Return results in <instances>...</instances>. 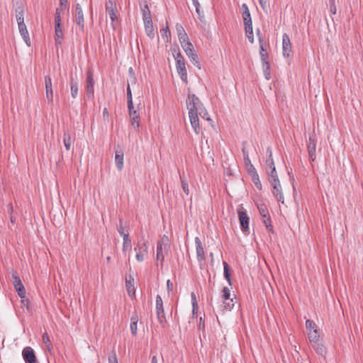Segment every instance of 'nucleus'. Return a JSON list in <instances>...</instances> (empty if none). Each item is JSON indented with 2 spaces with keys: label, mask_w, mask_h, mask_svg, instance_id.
<instances>
[{
  "label": "nucleus",
  "mask_w": 363,
  "mask_h": 363,
  "mask_svg": "<svg viewBox=\"0 0 363 363\" xmlns=\"http://www.w3.org/2000/svg\"><path fill=\"white\" fill-rule=\"evenodd\" d=\"M148 247V242L145 239L143 238L138 242L134 248V250L136 252L135 259L138 262H142L147 257Z\"/></svg>",
  "instance_id": "f257e3e1"
},
{
  "label": "nucleus",
  "mask_w": 363,
  "mask_h": 363,
  "mask_svg": "<svg viewBox=\"0 0 363 363\" xmlns=\"http://www.w3.org/2000/svg\"><path fill=\"white\" fill-rule=\"evenodd\" d=\"M186 107L189 111H194L197 113L203 109V104L195 94H189L186 99Z\"/></svg>",
  "instance_id": "f03ea898"
},
{
  "label": "nucleus",
  "mask_w": 363,
  "mask_h": 363,
  "mask_svg": "<svg viewBox=\"0 0 363 363\" xmlns=\"http://www.w3.org/2000/svg\"><path fill=\"white\" fill-rule=\"evenodd\" d=\"M156 313L159 323L164 327L166 323V316L162 297L160 295L156 296L155 300Z\"/></svg>",
  "instance_id": "7ed1b4c3"
},
{
  "label": "nucleus",
  "mask_w": 363,
  "mask_h": 363,
  "mask_svg": "<svg viewBox=\"0 0 363 363\" xmlns=\"http://www.w3.org/2000/svg\"><path fill=\"white\" fill-rule=\"evenodd\" d=\"M169 238L164 235L161 240L157 243V259L163 262L164 256L163 254V249L167 250L169 248Z\"/></svg>",
  "instance_id": "20e7f679"
},
{
  "label": "nucleus",
  "mask_w": 363,
  "mask_h": 363,
  "mask_svg": "<svg viewBox=\"0 0 363 363\" xmlns=\"http://www.w3.org/2000/svg\"><path fill=\"white\" fill-rule=\"evenodd\" d=\"M238 214L242 231L243 233L248 232L250 218L246 211L244 209L243 207L240 206L238 209Z\"/></svg>",
  "instance_id": "39448f33"
},
{
  "label": "nucleus",
  "mask_w": 363,
  "mask_h": 363,
  "mask_svg": "<svg viewBox=\"0 0 363 363\" xmlns=\"http://www.w3.org/2000/svg\"><path fill=\"white\" fill-rule=\"evenodd\" d=\"M306 328L309 340H317L320 337L318 331L317 325L314 321L308 319L306 321Z\"/></svg>",
  "instance_id": "423d86ee"
},
{
  "label": "nucleus",
  "mask_w": 363,
  "mask_h": 363,
  "mask_svg": "<svg viewBox=\"0 0 363 363\" xmlns=\"http://www.w3.org/2000/svg\"><path fill=\"white\" fill-rule=\"evenodd\" d=\"M12 283L20 298H24L26 294V289L20 277L16 274V272L12 273Z\"/></svg>",
  "instance_id": "0eeeda50"
},
{
  "label": "nucleus",
  "mask_w": 363,
  "mask_h": 363,
  "mask_svg": "<svg viewBox=\"0 0 363 363\" xmlns=\"http://www.w3.org/2000/svg\"><path fill=\"white\" fill-rule=\"evenodd\" d=\"M74 22L79 27V30L83 32L84 30V17L82 9L79 4H76L75 5Z\"/></svg>",
  "instance_id": "6e6552de"
},
{
  "label": "nucleus",
  "mask_w": 363,
  "mask_h": 363,
  "mask_svg": "<svg viewBox=\"0 0 363 363\" xmlns=\"http://www.w3.org/2000/svg\"><path fill=\"white\" fill-rule=\"evenodd\" d=\"M22 357L26 363H38L34 350L31 347H26L23 349Z\"/></svg>",
  "instance_id": "1a4fd4ad"
},
{
  "label": "nucleus",
  "mask_w": 363,
  "mask_h": 363,
  "mask_svg": "<svg viewBox=\"0 0 363 363\" xmlns=\"http://www.w3.org/2000/svg\"><path fill=\"white\" fill-rule=\"evenodd\" d=\"M106 11L108 13L113 27V23L118 20L116 15V5L113 0H107L106 3Z\"/></svg>",
  "instance_id": "9d476101"
},
{
  "label": "nucleus",
  "mask_w": 363,
  "mask_h": 363,
  "mask_svg": "<svg viewBox=\"0 0 363 363\" xmlns=\"http://www.w3.org/2000/svg\"><path fill=\"white\" fill-rule=\"evenodd\" d=\"M282 51L285 57H290L292 52V46L289 35L284 33L282 35Z\"/></svg>",
  "instance_id": "9b49d317"
},
{
  "label": "nucleus",
  "mask_w": 363,
  "mask_h": 363,
  "mask_svg": "<svg viewBox=\"0 0 363 363\" xmlns=\"http://www.w3.org/2000/svg\"><path fill=\"white\" fill-rule=\"evenodd\" d=\"M189 117L192 128L196 134H199L201 130L199 120V113L194 111H189Z\"/></svg>",
  "instance_id": "f8f14e48"
},
{
  "label": "nucleus",
  "mask_w": 363,
  "mask_h": 363,
  "mask_svg": "<svg viewBox=\"0 0 363 363\" xmlns=\"http://www.w3.org/2000/svg\"><path fill=\"white\" fill-rule=\"evenodd\" d=\"M313 348L315 350V352L320 355L324 356L326 354L325 347L323 344V340L320 337L317 340H310Z\"/></svg>",
  "instance_id": "ddd939ff"
},
{
  "label": "nucleus",
  "mask_w": 363,
  "mask_h": 363,
  "mask_svg": "<svg viewBox=\"0 0 363 363\" xmlns=\"http://www.w3.org/2000/svg\"><path fill=\"white\" fill-rule=\"evenodd\" d=\"M316 143L317 140L313 137H309L308 143L307 145V150L309 158L311 162H314L316 158L315 151H316Z\"/></svg>",
  "instance_id": "4468645a"
},
{
  "label": "nucleus",
  "mask_w": 363,
  "mask_h": 363,
  "mask_svg": "<svg viewBox=\"0 0 363 363\" xmlns=\"http://www.w3.org/2000/svg\"><path fill=\"white\" fill-rule=\"evenodd\" d=\"M242 17L243 19L244 26H249L252 25V18L249 8L246 4H242Z\"/></svg>",
  "instance_id": "2eb2a0df"
},
{
  "label": "nucleus",
  "mask_w": 363,
  "mask_h": 363,
  "mask_svg": "<svg viewBox=\"0 0 363 363\" xmlns=\"http://www.w3.org/2000/svg\"><path fill=\"white\" fill-rule=\"evenodd\" d=\"M273 188V195L276 197L278 201L281 203H284V197L282 193L281 186L280 184V182L277 183L271 184Z\"/></svg>",
  "instance_id": "dca6fc26"
},
{
  "label": "nucleus",
  "mask_w": 363,
  "mask_h": 363,
  "mask_svg": "<svg viewBox=\"0 0 363 363\" xmlns=\"http://www.w3.org/2000/svg\"><path fill=\"white\" fill-rule=\"evenodd\" d=\"M195 244H196L197 259L199 262H203L206 259L205 252H204L203 247L202 246V242L198 237H196L195 238Z\"/></svg>",
  "instance_id": "f3484780"
},
{
  "label": "nucleus",
  "mask_w": 363,
  "mask_h": 363,
  "mask_svg": "<svg viewBox=\"0 0 363 363\" xmlns=\"http://www.w3.org/2000/svg\"><path fill=\"white\" fill-rule=\"evenodd\" d=\"M125 286L129 296L133 299L135 296V289L134 286V279L131 275L126 277Z\"/></svg>",
  "instance_id": "a211bd4d"
},
{
  "label": "nucleus",
  "mask_w": 363,
  "mask_h": 363,
  "mask_svg": "<svg viewBox=\"0 0 363 363\" xmlns=\"http://www.w3.org/2000/svg\"><path fill=\"white\" fill-rule=\"evenodd\" d=\"M127 99H128V108L129 111V114L130 118H140L139 114L138 112L134 110L132 92H127Z\"/></svg>",
  "instance_id": "6ab92c4d"
},
{
  "label": "nucleus",
  "mask_w": 363,
  "mask_h": 363,
  "mask_svg": "<svg viewBox=\"0 0 363 363\" xmlns=\"http://www.w3.org/2000/svg\"><path fill=\"white\" fill-rule=\"evenodd\" d=\"M18 27L19 33L25 43L30 47L31 45V43L26 25L23 23L21 25H18Z\"/></svg>",
  "instance_id": "aec40b11"
},
{
  "label": "nucleus",
  "mask_w": 363,
  "mask_h": 363,
  "mask_svg": "<svg viewBox=\"0 0 363 363\" xmlns=\"http://www.w3.org/2000/svg\"><path fill=\"white\" fill-rule=\"evenodd\" d=\"M177 71L182 80L187 77V72L184 60L176 62Z\"/></svg>",
  "instance_id": "412c9836"
},
{
  "label": "nucleus",
  "mask_w": 363,
  "mask_h": 363,
  "mask_svg": "<svg viewBox=\"0 0 363 363\" xmlns=\"http://www.w3.org/2000/svg\"><path fill=\"white\" fill-rule=\"evenodd\" d=\"M144 26L147 35L150 39H153L155 36L153 22L147 21V22L144 23Z\"/></svg>",
  "instance_id": "4be33fe9"
},
{
  "label": "nucleus",
  "mask_w": 363,
  "mask_h": 363,
  "mask_svg": "<svg viewBox=\"0 0 363 363\" xmlns=\"http://www.w3.org/2000/svg\"><path fill=\"white\" fill-rule=\"evenodd\" d=\"M63 38V32L61 25H55V44L60 45L62 44V39Z\"/></svg>",
  "instance_id": "5701e85b"
},
{
  "label": "nucleus",
  "mask_w": 363,
  "mask_h": 363,
  "mask_svg": "<svg viewBox=\"0 0 363 363\" xmlns=\"http://www.w3.org/2000/svg\"><path fill=\"white\" fill-rule=\"evenodd\" d=\"M132 250V242L130 239L129 238V235H124V238H123V247L122 251L124 254L127 252H130Z\"/></svg>",
  "instance_id": "b1692460"
},
{
  "label": "nucleus",
  "mask_w": 363,
  "mask_h": 363,
  "mask_svg": "<svg viewBox=\"0 0 363 363\" xmlns=\"http://www.w3.org/2000/svg\"><path fill=\"white\" fill-rule=\"evenodd\" d=\"M267 153L268 154V157L266 160V164H267L266 172L267 173L268 170L272 171L273 167H275V165H274V160L272 158V151L269 147L267 148Z\"/></svg>",
  "instance_id": "393cba45"
},
{
  "label": "nucleus",
  "mask_w": 363,
  "mask_h": 363,
  "mask_svg": "<svg viewBox=\"0 0 363 363\" xmlns=\"http://www.w3.org/2000/svg\"><path fill=\"white\" fill-rule=\"evenodd\" d=\"M115 162L118 170H121L123 167V152L122 150L116 151L115 156Z\"/></svg>",
  "instance_id": "a878e982"
},
{
  "label": "nucleus",
  "mask_w": 363,
  "mask_h": 363,
  "mask_svg": "<svg viewBox=\"0 0 363 363\" xmlns=\"http://www.w3.org/2000/svg\"><path fill=\"white\" fill-rule=\"evenodd\" d=\"M138 317L137 315H134L130 318V331L133 336H136L138 333Z\"/></svg>",
  "instance_id": "bb28decb"
},
{
  "label": "nucleus",
  "mask_w": 363,
  "mask_h": 363,
  "mask_svg": "<svg viewBox=\"0 0 363 363\" xmlns=\"http://www.w3.org/2000/svg\"><path fill=\"white\" fill-rule=\"evenodd\" d=\"M94 75L93 72L89 69L86 72V88L87 91H93L94 89Z\"/></svg>",
  "instance_id": "cd10ccee"
},
{
  "label": "nucleus",
  "mask_w": 363,
  "mask_h": 363,
  "mask_svg": "<svg viewBox=\"0 0 363 363\" xmlns=\"http://www.w3.org/2000/svg\"><path fill=\"white\" fill-rule=\"evenodd\" d=\"M73 140L71 135L68 132H65L63 135V143L67 151L71 149Z\"/></svg>",
  "instance_id": "c85d7f7f"
},
{
  "label": "nucleus",
  "mask_w": 363,
  "mask_h": 363,
  "mask_svg": "<svg viewBox=\"0 0 363 363\" xmlns=\"http://www.w3.org/2000/svg\"><path fill=\"white\" fill-rule=\"evenodd\" d=\"M16 18L18 25H21L24 23V11L22 7H18L16 10Z\"/></svg>",
  "instance_id": "c756f323"
},
{
  "label": "nucleus",
  "mask_w": 363,
  "mask_h": 363,
  "mask_svg": "<svg viewBox=\"0 0 363 363\" xmlns=\"http://www.w3.org/2000/svg\"><path fill=\"white\" fill-rule=\"evenodd\" d=\"M267 174L269 176V181L270 184L279 182V177L275 167H273L272 171L268 170Z\"/></svg>",
  "instance_id": "7c9ffc66"
},
{
  "label": "nucleus",
  "mask_w": 363,
  "mask_h": 363,
  "mask_svg": "<svg viewBox=\"0 0 363 363\" xmlns=\"http://www.w3.org/2000/svg\"><path fill=\"white\" fill-rule=\"evenodd\" d=\"M259 55L260 58L262 61H264L265 60H267L269 57L268 53L266 51V50L264 48L263 45V39L259 37Z\"/></svg>",
  "instance_id": "2f4dec72"
},
{
  "label": "nucleus",
  "mask_w": 363,
  "mask_h": 363,
  "mask_svg": "<svg viewBox=\"0 0 363 363\" xmlns=\"http://www.w3.org/2000/svg\"><path fill=\"white\" fill-rule=\"evenodd\" d=\"M188 57H189V60L191 61V62L195 67H196L199 69H201V65L200 61L199 60L197 54L195 52L191 53L189 55H188Z\"/></svg>",
  "instance_id": "473e14b6"
},
{
  "label": "nucleus",
  "mask_w": 363,
  "mask_h": 363,
  "mask_svg": "<svg viewBox=\"0 0 363 363\" xmlns=\"http://www.w3.org/2000/svg\"><path fill=\"white\" fill-rule=\"evenodd\" d=\"M142 12H143V20L144 23L147 22V21H152L150 11L147 5H145L142 9Z\"/></svg>",
  "instance_id": "72a5a7b5"
},
{
  "label": "nucleus",
  "mask_w": 363,
  "mask_h": 363,
  "mask_svg": "<svg viewBox=\"0 0 363 363\" xmlns=\"http://www.w3.org/2000/svg\"><path fill=\"white\" fill-rule=\"evenodd\" d=\"M161 37L164 39L167 42H169L171 39V33L168 26L165 28L160 29V30Z\"/></svg>",
  "instance_id": "f704fd0d"
},
{
  "label": "nucleus",
  "mask_w": 363,
  "mask_h": 363,
  "mask_svg": "<svg viewBox=\"0 0 363 363\" xmlns=\"http://www.w3.org/2000/svg\"><path fill=\"white\" fill-rule=\"evenodd\" d=\"M245 30L246 33V36L248 39V40L251 43H254V36H253V29H252V25L249 26L245 27Z\"/></svg>",
  "instance_id": "c9c22d12"
},
{
  "label": "nucleus",
  "mask_w": 363,
  "mask_h": 363,
  "mask_svg": "<svg viewBox=\"0 0 363 363\" xmlns=\"http://www.w3.org/2000/svg\"><path fill=\"white\" fill-rule=\"evenodd\" d=\"M223 274L225 279L228 282V284L230 286L232 284L231 279H230V274L229 272V266L226 262H223Z\"/></svg>",
  "instance_id": "e433bc0d"
},
{
  "label": "nucleus",
  "mask_w": 363,
  "mask_h": 363,
  "mask_svg": "<svg viewBox=\"0 0 363 363\" xmlns=\"http://www.w3.org/2000/svg\"><path fill=\"white\" fill-rule=\"evenodd\" d=\"M182 48L187 56L189 55L191 53L195 52L194 46L191 42L183 45Z\"/></svg>",
  "instance_id": "4c0bfd02"
},
{
  "label": "nucleus",
  "mask_w": 363,
  "mask_h": 363,
  "mask_svg": "<svg viewBox=\"0 0 363 363\" xmlns=\"http://www.w3.org/2000/svg\"><path fill=\"white\" fill-rule=\"evenodd\" d=\"M42 339L43 343L46 345L47 348L50 351L52 349V345L48 334L47 333H43Z\"/></svg>",
  "instance_id": "58836bf2"
},
{
  "label": "nucleus",
  "mask_w": 363,
  "mask_h": 363,
  "mask_svg": "<svg viewBox=\"0 0 363 363\" xmlns=\"http://www.w3.org/2000/svg\"><path fill=\"white\" fill-rule=\"evenodd\" d=\"M181 186L183 191L188 195L189 194V184L188 182L180 175Z\"/></svg>",
  "instance_id": "ea45409f"
},
{
  "label": "nucleus",
  "mask_w": 363,
  "mask_h": 363,
  "mask_svg": "<svg viewBox=\"0 0 363 363\" xmlns=\"http://www.w3.org/2000/svg\"><path fill=\"white\" fill-rule=\"evenodd\" d=\"M262 62V68L264 72L265 77L267 79H269L268 75H269V69H270V64L267 60H265Z\"/></svg>",
  "instance_id": "a19ab883"
},
{
  "label": "nucleus",
  "mask_w": 363,
  "mask_h": 363,
  "mask_svg": "<svg viewBox=\"0 0 363 363\" xmlns=\"http://www.w3.org/2000/svg\"><path fill=\"white\" fill-rule=\"evenodd\" d=\"M263 220H262V223H264V225H265V227L267 228V229L273 233V227L271 224V219H270V217L269 216H267V218H263Z\"/></svg>",
  "instance_id": "79ce46f5"
},
{
  "label": "nucleus",
  "mask_w": 363,
  "mask_h": 363,
  "mask_svg": "<svg viewBox=\"0 0 363 363\" xmlns=\"http://www.w3.org/2000/svg\"><path fill=\"white\" fill-rule=\"evenodd\" d=\"M224 309L226 311H230L234 306L233 299L230 298L228 301L223 300Z\"/></svg>",
  "instance_id": "37998d69"
},
{
  "label": "nucleus",
  "mask_w": 363,
  "mask_h": 363,
  "mask_svg": "<svg viewBox=\"0 0 363 363\" xmlns=\"http://www.w3.org/2000/svg\"><path fill=\"white\" fill-rule=\"evenodd\" d=\"M61 11L62 9L57 8L55 14V24L61 25Z\"/></svg>",
  "instance_id": "c03bdc74"
},
{
  "label": "nucleus",
  "mask_w": 363,
  "mask_h": 363,
  "mask_svg": "<svg viewBox=\"0 0 363 363\" xmlns=\"http://www.w3.org/2000/svg\"><path fill=\"white\" fill-rule=\"evenodd\" d=\"M259 5L262 10L267 13L269 9V0H259Z\"/></svg>",
  "instance_id": "a18cd8bd"
},
{
  "label": "nucleus",
  "mask_w": 363,
  "mask_h": 363,
  "mask_svg": "<svg viewBox=\"0 0 363 363\" xmlns=\"http://www.w3.org/2000/svg\"><path fill=\"white\" fill-rule=\"evenodd\" d=\"M194 6L196 9V12L199 16V17L203 16V11H201V8L200 6V4L199 2V0H191Z\"/></svg>",
  "instance_id": "49530a36"
},
{
  "label": "nucleus",
  "mask_w": 363,
  "mask_h": 363,
  "mask_svg": "<svg viewBox=\"0 0 363 363\" xmlns=\"http://www.w3.org/2000/svg\"><path fill=\"white\" fill-rule=\"evenodd\" d=\"M117 230L118 233L124 238V235H129L128 233L125 232V227L123 225V222L121 220H119V225L117 227Z\"/></svg>",
  "instance_id": "de8ad7c7"
},
{
  "label": "nucleus",
  "mask_w": 363,
  "mask_h": 363,
  "mask_svg": "<svg viewBox=\"0 0 363 363\" xmlns=\"http://www.w3.org/2000/svg\"><path fill=\"white\" fill-rule=\"evenodd\" d=\"M258 209L260 215L263 218H267V216H269L268 210L264 205H261L260 206L258 207Z\"/></svg>",
  "instance_id": "09e8293b"
},
{
  "label": "nucleus",
  "mask_w": 363,
  "mask_h": 363,
  "mask_svg": "<svg viewBox=\"0 0 363 363\" xmlns=\"http://www.w3.org/2000/svg\"><path fill=\"white\" fill-rule=\"evenodd\" d=\"M179 38V41L181 44V46H182L183 45L186 44V43H190L189 40V37L186 33L183 34V35H181L178 37Z\"/></svg>",
  "instance_id": "8fccbe9b"
},
{
  "label": "nucleus",
  "mask_w": 363,
  "mask_h": 363,
  "mask_svg": "<svg viewBox=\"0 0 363 363\" xmlns=\"http://www.w3.org/2000/svg\"><path fill=\"white\" fill-rule=\"evenodd\" d=\"M252 182H254L255 186L259 189V190H261L262 189V184H261V182L259 180V175H255V176H253V177H252Z\"/></svg>",
  "instance_id": "3c124183"
},
{
  "label": "nucleus",
  "mask_w": 363,
  "mask_h": 363,
  "mask_svg": "<svg viewBox=\"0 0 363 363\" xmlns=\"http://www.w3.org/2000/svg\"><path fill=\"white\" fill-rule=\"evenodd\" d=\"M108 363H118L115 350H113L108 357Z\"/></svg>",
  "instance_id": "603ef678"
},
{
  "label": "nucleus",
  "mask_w": 363,
  "mask_h": 363,
  "mask_svg": "<svg viewBox=\"0 0 363 363\" xmlns=\"http://www.w3.org/2000/svg\"><path fill=\"white\" fill-rule=\"evenodd\" d=\"M330 4V12L331 14H336L337 9L335 6V0H329Z\"/></svg>",
  "instance_id": "864d4df0"
},
{
  "label": "nucleus",
  "mask_w": 363,
  "mask_h": 363,
  "mask_svg": "<svg viewBox=\"0 0 363 363\" xmlns=\"http://www.w3.org/2000/svg\"><path fill=\"white\" fill-rule=\"evenodd\" d=\"M230 291L228 287H224L223 289V300L228 301L230 299Z\"/></svg>",
  "instance_id": "5fc2aeb1"
},
{
  "label": "nucleus",
  "mask_w": 363,
  "mask_h": 363,
  "mask_svg": "<svg viewBox=\"0 0 363 363\" xmlns=\"http://www.w3.org/2000/svg\"><path fill=\"white\" fill-rule=\"evenodd\" d=\"M242 153H243V157H244V161H245V163L247 166H248V164H250L251 163V161L249 158V155H248V152L246 151L245 148L243 147L242 149Z\"/></svg>",
  "instance_id": "6e6d98bb"
},
{
  "label": "nucleus",
  "mask_w": 363,
  "mask_h": 363,
  "mask_svg": "<svg viewBox=\"0 0 363 363\" xmlns=\"http://www.w3.org/2000/svg\"><path fill=\"white\" fill-rule=\"evenodd\" d=\"M173 56L174 57V60H175L176 62L184 60L182 55L181 54V52L179 51L174 50V52L173 53Z\"/></svg>",
  "instance_id": "4d7b16f0"
},
{
  "label": "nucleus",
  "mask_w": 363,
  "mask_h": 363,
  "mask_svg": "<svg viewBox=\"0 0 363 363\" xmlns=\"http://www.w3.org/2000/svg\"><path fill=\"white\" fill-rule=\"evenodd\" d=\"M176 30H177L178 37L181 35L186 33V31H185L184 27L179 23H177L176 25Z\"/></svg>",
  "instance_id": "13d9d810"
},
{
  "label": "nucleus",
  "mask_w": 363,
  "mask_h": 363,
  "mask_svg": "<svg viewBox=\"0 0 363 363\" xmlns=\"http://www.w3.org/2000/svg\"><path fill=\"white\" fill-rule=\"evenodd\" d=\"M249 168H248V172L251 175V177H253V176L258 175L256 169L255 167L252 164V163L248 164Z\"/></svg>",
  "instance_id": "bf43d9fd"
},
{
  "label": "nucleus",
  "mask_w": 363,
  "mask_h": 363,
  "mask_svg": "<svg viewBox=\"0 0 363 363\" xmlns=\"http://www.w3.org/2000/svg\"><path fill=\"white\" fill-rule=\"evenodd\" d=\"M45 91H52V82L50 77H45Z\"/></svg>",
  "instance_id": "052dcab7"
},
{
  "label": "nucleus",
  "mask_w": 363,
  "mask_h": 363,
  "mask_svg": "<svg viewBox=\"0 0 363 363\" xmlns=\"http://www.w3.org/2000/svg\"><path fill=\"white\" fill-rule=\"evenodd\" d=\"M199 114L201 116V117L203 119H206L207 121H210V118L208 116V114L206 111V110L203 108V110L200 111V112H199Z\"/></svg>",
  "instance_id": "680f3d73"
},
{
  "label": "nucleus",
  "mask_w": 363,
  "mask_h": 363,
  "mask_svg": "<svg viewBox=\"0 0 363 363\" xmlns=\"http://www.w3.org/2000/svg\"><path fill=\"white\" fill-rule=\"evenodd\" d=\"M21 304L23 307H26V309L28 311H30V303H29V300L26 298V297L24 298H21Z\"/></svg>",
  "instance_id": "e2e57ef3"
},
{
  "label": "nucleus",
  "mask_w": 363,
  "mask_h": 363,
  "mask_svg": "<svg viewBox=\"0 0 363 363\" xmlns=\"http://www.w3.org/2000/svg\"><path fill=\"white\" fill-rule=\"evenodd\" d=\"M191 302H192V306H193V313H194L195 308H197V301H196V297L194 293H191Z\"/></svg>",
  "instance_id": "0e129e2a"
},
{
  "label": "nucleus",
  "mask_w": 363,
  "mask_h": 363,
  "mask_svg": "<svg viewBox=\"0 0 363 363\" xmlns=\"http://www.w3.org/2000/svg\"><path fill=\"white\" fill-rule=\"evenodd\" d=\"M131 124L135 128H138L140 126V118H131Z\"/></svg>",
  "instance_id": "69168bd1"
},
{
  "label": "nucleus",
  "mask_w": 363,
  "mask_h": 363,
  "mask_svg": "<svg viewBox=\"0 0 363 363\" xmlns=\"http://www.w3.org/2000/svg\"><path fill=\"white\" fill-rule=\"evenodd\" d=\"M7 211L10 216L14 215V210L13 205L11 203H9L7 205Z\"/></svg>",
  "instance_id": "338daca9"
},
{
  "label": "nucleus",
  "mask_w": 363,
  "mask_h": 363,
  "mask_svg": "<svg viewBox=\"0 0 363 363\" xmlns=\"http://www.w3.org/2000/svg\"><path fill=\"white\" fill-rule=\"evenodd\" d=\"M167 287L168 291H170L173 290V284L170 281V280H167Z\"/></svg>",
  "instance_id": "774afa93"
}]
</instances>
